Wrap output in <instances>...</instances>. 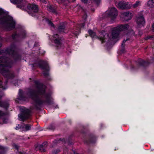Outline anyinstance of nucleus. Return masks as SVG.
<instances>
[{"label": "nucleus", "instance_id": "f704fd0d", "mask_svg": "<svg viewBox=\"0 0 154 154\" xmlns=\"http://www.w3.org/2000/svg\"><path fill=\"white\" fill-rule=\"evenodd\" d=\"M75 0H69V2H73L75 1Z\"/></svg>", "mask_w": 154, "mask_h": 154}, {"label": "nucleus", "instance_id": "423d86ee", "mask_svg": "<svg viewBox=\"0 0 154 154\" xmlns=\"http://www.w3.org/2000/svg\"><path fill=\"white\" fill-rule=\"evenodd\" d=\"M38 66L43 70V74L45 76H47L48 75V72L49 70V67L47 63L43 61H41L38 64Z\"/></svg>", "mask_w": 154, "mask_h": 154}, {"label": "nucleus", "instance_id": "39448f33", "mask_svg": "<svg viewBox=\"0 0 154 154\" xmlns=\"http://www.w3.org/2000/svg\"><path fill=\"white\" fill-rule=\"evenodd\" d=\"M28 12L32 16H35L38 11V7L35 4H29L27 6Z\"/></svg>", "mask_w": 154, "mask_h": 154}, {"label": "nucleus", "instance_id": "6ab92c4d", "mask_svg": "<svg viewBox=\"0 0 154 154\" xmlns=\"http://www.w3.org/2000/svg\"><path fill=\"white\" fill-rule=\"evenodd\" d=\"M132 5L131 6H133L134 8H135L141 5V2L139 1H137L133 5Z\"/></svg>", "mask_w": 154, "mask_h": 154}, {"label": "nucleus", "instance_id": "aec40b11", "mask_svg": "<svg viewBox=\"0 0 154 154\" xmlns=\"http://www.w3.org/2000/svg\"><path fill=\"white\" fill-rule=\"evenodd\" d=\"M7 87L6 83L3 84L2 81H0V88H2L3 89H5Z\"/></svg>", "mask_w": 154, "mask_h": 154}, {"label": "nucleus", "instance_id": "a19ab883", "mask_svg": "<svg viewBox=\"0 0 154 154\" xmlns=\"http://www.w3.org/2000/svg\"><path fill=\"white\" fill-rule=\"evenodd\" d=\"M26 154V153H23V154Z\"/></svg>", "mask_w": 154, "mask_h": 154}, {"label": "nucleus", "instance_id": "c85d7f7f", "mask_svg": "<svg viewBox=\"0 0 154 154\" xmlns=\"http://www.w3.org/2000/svg\"><path fill=\"white\" fill-rule=\"evenodd\" d=\"M88 0H81V1L85 3H87L88 2Z\"/></svg>", "mask_w": 154, "mask_h": 154}, {"label": "nucleus", "instance_id": "c9c22d12", "mask_svg": "<svg viewBox=\"0 0 154 154\" xmlns=\"http://www.w3.org/2000/svg\"><path fill=\"white\" fill-rule=\"evenodd\" d=\"M84 26V23H83V24H82V25L81 26V27H83Z\"/></svg>", "mask_w": 154, "mask_h": 154}, {"label": "nucleus", "instance_id": "dca6fc26", "mask_svg": "<svg viewBox=\"0 0 154 154\" xmlns=\"http://www.w3.org/2000/svg\"><path fill=\"white\" fill-rule=\"evenodd\" d=\"M19 99L24 101H26L28 100V98L23 96V91L22 90H20L19 92Z\"/></svg>", "mask_w": 154, "mask_h": 154}, {"label": "nucleus", "instance_id": "9d476101", "mask_svg": "<svg viewBox=\"0 0 154 154\" xmlns=\"http://www.w3.org/2000/svg\"><path fill=\"white\" fill-rule=\"evenodd\" d=\"M30 110L26 109L23 113L19 115V119L21 121H24L29 118L30 116Z\"/></svg>", "mask_w": 154, "mask_h": 154}, {"label": "nucleus", "instance_id": "e433bc0d", "mask_svg": "<svg viewBox=\"0 0 154 154\" xmlns=\"http://www.w3.org/2000/svg\"><path fill=\"white\" fill-rule=\"evenodd\" d=\"M94 1L95 2H98L99 0H94Z\"/></svg>", "mask_w": 154, "mask_h": 154}, {"label": "nucleus", "instance_id": "2f4dec72", "mask_svg": "<svg viewBox=\"0 0 154 154\" xmlns=\"http://www.w3.org/2000/svg\"><path fill=\"white\" fill-rule=\"evenodd\" d=\"M40 2H41L43 3L45 2V0H39Z\"/></svg>", "mask_w": 154, "mask_h": 154}, {"label": "nucleus", "instance_id": "f8f14e48", "mask_svg": "<svg viewBox=\"0 0 154 154\" xmlns=\"http://www.w3.org/2000/svg\"><path fill=\"white\" fill-rule=\"evenodd\" d=\"M31 128V125H18V126L15 128L16 130L20 129V131H27L30 130Z\"/></svg>", "mask_w": 154, "mask_h": 154}, {"label": "nucleus", "instance_id": "ddd939ff", "mask_svg": "<svg viewBox=\"0 0 154 154\" xmlns=\"http://www.w3.org/2000/svg\"><path fill=\"white\" fill-rule=\"evenodd\" d=\"M132 17V14L129 11L122 13L121 17L124 19L125 20L128 21L130 20Z\"/></svg>", "mask_w": 154, "mask_h": 154}, {"label": "nucleus", "instance_id": "7c9ffc66", "mask_svg": "<svg viewBox=\"0 0 154 154\" xmlns=\"http://www.w3.org/2000/svg\"><path fill=\"white\" fill-rule=\"evenodd\" d=\"M59 150H57L56 151H54V152H53L54 154H56L57 153L59 152Z\"/></svg>", "mask_w": 154, "mask_h": 154}, {"label": "nucleus", "instance_id": "1a4fd4ad", "mask_svg": "<svg viewBox=\"0 0 154 154\" xmlns=\"http://www.w3.org/2000/svg\"><path fill=\"white\" fill-rule=\"evenodd\" d=\"M107 12L112 20H113L115 19L118 14L117 10L115 8H111Z\"/></svg>", "mask_w": 154, "mask_h": 154}, {"label": "nucleus", "instance_id": "a878e982", "mask_svg": "<svg viewBox=\"0 0 154 154\" xmlns=\"http://www.w3.org/2000/svg\"><path fill=\"white\" fill-rule=\"evenodd\" d=\"M0 149L3 150H5L7 149L6 148L1 146H0Z\"/></svg>", "mask_w": 154, "mask_h": 154}, {"label": "nucleus", "instance_id": "a211bd4d", "mask_svg": "<svg viewBox=\"0 0 154 154\" xmlns=\"http://www.w3.org/2000/svg\"><path fill=\"white\" fill-rule=\"evenodd\" d=\"M149 7L152 8L154 6V0H149L147 3Z\"/></svg>", "mask_w": 154, "mask_h": 154}, {"label": "nucleus", "instance_id": "473e14b6", "mask_svg": "<svg viewBox=\"0 0 154 154\" xmlns=\"http://www.w3.org/2000/svg\"><path fill=\"white\" fill-rule=\"evenodd\" d=\"M3 113L2 112L0 111V116H2L3 115Z\"/></svg>", "mask_w": 154, "mask_h": 154}, {"label": "nucleus", "instance_id": "7ed1b4c3", "mask_svg": "<svg viewBox=\"0 0 154 154\" xmlns=\"http://www.w3.org/2000/svg\"><path fill=\"white\" fill-rule=\"evenodd\" d=\"M0 24L5 29L10 31L15 28L16 22L12 17L0 8Z\"/></svg>", "mask_w": 154, "mask_h": 154}, {"label": "nucleus", "instance_id": "f257e3e1", "mask_svg": "<svg viewBox=\"0 0 154 154\" xmlns=\"http://www.w3.org/2000/svg\"><path fill=\"white\" fill-rule=\"evenodd\" d=\"M6 51V57H0V73L8 78H11L14 77V75L13 72L9 71L8 69L11 67L14 62L7 57L11 56L15 61L20 59V57L16 54L13 48H9Z\"/></svg>", "mask_w": 154, "mask_h": 154}, {"label": "nucleus", "instance_id": "c756f323", "mask_svg": "<svg viewBox=\"0 0 154 154\" xmlns=\"http://www.w3.org/2000/svg\"><path fill=\"white\" fill-rule=\"evenodd\" d=\"M152 37H152V36H148L146 37L145 39H148L150 38H152Z\"/></svg>", "mask_w": 154, "mask_h": 154}, {"label": "nucleus", "instance_id": "4468645a", "mask_svg": "<svg viewBox=\"0 0 154 154\" xmlns=\"http://www.w3.org/2000/svg\"><path fill=\"white\" fill-rule=\"evenodd\" d=\"M136 22L138 25L140 26H143L145 23L144 18L142 15L137 17Z\"/></svg>", "mask_w": 154, "mask_h": 154}, {"label": "nucleus", "instance_id": "20e7f679", "mask_svg": "<svg viewBox=\"0 0 154 154\" xmlns=\"http://www.w3.org/2000/svg\"><path fill=\"white\" fill-rule=\"evenodd\" d=\"M45 88V86H43L42 88L40 89L38 92L33 91L28 94V96L29 95L30 97L34 100L37 105H40L43 103V101L41 99L39 96V95H44L46 99V101L48 102L52 99L50 94H46L44 95L45 90L44 88Z\"/></svg>", "mask_w": 154, "mask_h": 154}, {"label": "nucleus", "instance_id": "5701e85b", "mask_svg": "<svg viewBox=\"0 0 154 154\" xmlns=\"http://www.w3.org/2000/svg\"><path fill=\"white\" fill-rule=\"evenodd\" d=\"M65 27L64 26H60L58 29L59 30L60 32H64Z\"/></svg>", "mask_w": 154, "mask_h": 154}, {"label": "nucleus", "instance_id": "72a5a7b5", "mask_svg": "<svg viewBox=\"0 0 154 154\" xmlns=\"http://www.w3.org/2000/svg\"><path fill=\"white\" fill-rule=\"evenodd\" d=\"M152 30L154 31V24H153L152 25Z\"/></svg>", "mask_w": 154, "mask_h": 154}, {"label": "nucleus", "instance_id": "ea45409f", "mask_svg": "<svg viewBox=\"0 0 154 154\" xmlns=\"http://www.w3.org/2000/svg\"><path fill=\"white\" fill-rule=\"evenodd\" d=\"M4 123H6V122H5V121H4Z\"/></svg>", "mask_w": 154, "mask_h": 154}, {"label": "nucleus", "instance_id": "cd10ccee", "mask_svg": "<svg viewBox=\"0 0 154 154\" xmlns=\"http://www.w3.org/2000/svg\"><path fill=\"white\" fill-rule=\"evenodd\" d=\"M128 40V39H127L126 40H124L123 41V42H122V47H124V44L125 43V42L127 40Z\"/></svg>", "mask_w": 154, "mask_h": 154}, {"label": "nucleus", "instance_id": "f3484780", "mask_svg": "<svg viewBox=\"0 0 154 154\" xmlns=\"http://www.w3.org/2000/svg\"><path fill=\"white\" fill-rule=\"evenodd\" d=\"M47 145V143L45 142L43 143L42 145H40L38 146L39 150L42 152H44L45 151V148Z\"/></svg>", "mask_w": 154, "mask_h": 154}, {"label": "nucleus", "instance_id": "f03ea898", "mask_svg": "<svg viewBox=\"0 0 154 154\" xmlns=\"http://www.w3.org/2000/svg\"><path fill=\"white\" fill-rule=\"evenodd\" d=\"M129 27V25L127 24L118 26L113 28L112 33L107 35L106 36H105L104 32H100L99 37L97 36L95 33L91 30H88V32L92 38H98L101 41L102 43H106L107 45L111 41L117 38L119 31H125L128 29Z\"/></svg>", "mask_w": 154, "mask_h": 154}, {"label": "nucleus", "instance_id": "bb28decb", "mask_svg": "<svg viewBox=\"0 0 154 154\" xmlns=\"http://www.w3.org/2000/svg\"><path fill=\"white\" fill-rule=\"evenodd\" d=\"M57 2L59 3H61L63 2H64L65 0H57Z\"/></svg>", "mask_w": 154, "mask_h": 154}, {"label": "nucleus", "instance_id": "4be33fe9", "mask_svg": "<svg viewBox=\"0 0 154 154\" xmlns=\"http://www.w3.org/2000/svg\"><path fill=\"white\" fill-rule=\"evenodd\" d=\"M46 22L48 25L51 27H54V25L53 23L48 20H46Z\"/></svg>", "mask_w": 154, "mask_h": 154}, {"label": "nucleus", "instance_id": "4c0bfd02", "mask_svg": "<svg viewBox=\"0 0 154 154\" xmlns=\"http://www.w3.org/2000/svg\"><path fill=\"white\" fill-rule=\"evenodd\" d=\"M84 16H85V18H86V17L87 16H86V15H85H85H84Z\"/></svg>", "mask_w": 154, "mask_h": 154}, {"label": "nucleus", "instance_id": "79ce46f5", "mask_svg": "<svg viewBox=\"0 0 154 154\" xmlns=\"http://www.w3.org/2000/svg\"><path fill=\"white\" fill-rule=\"evenodd\" d=\"M1 46V45L0 44V47Z\"/></svg>", "mask_w": 154, "mask_h": 154}, {"label": "nucleus", "instance_id": "58836bf2", "mask_svg": "<svg viewBox=\"0 0 154 154\" xmlns=\"http://www.w3.org/2000/svg\"><path fill=\"white\" fill-rule=\"evenodd\" d=\"M74 154H78V153H76V152H74Z\"/></svg>", "mask_w": 154, "mask_h": 154}, {"label": "nucleus", "instance_id": "9b49d317", "mask_svg": "<svg viewBox=\"0 0 154 154\" xmlns=\"http://www.w3.org/2000/svg\"><path fill=\"white\" fill-rule=\"evenodd\" d=\"M118 7L122 9H126L130 8L132 5L128 2L122 1L119 2L117 5Z\"/></svg>", "mask_w": 154, "mask_h": 154}, {"label": "nucleus", "instance_id": "393cba45", "mask_svg": "<svg viewBox=\"0 0 154 154\" xmlns=\"http://www.w3.org/2000/svg\"><path fill=\"white\" fill-rule=\"evenodd\" d=\"M13 146L17 150L18 149V148H19V146H18L17 145V144H14L13 145Z\"/></svg>", "mask_w": 154, "mask_h": 154}, {"label": "nucleus", "instance_id": "2eb2a0df", "mask_svg": "<svg viewBox=\"0 0 154 154\" xmlns=\"http://www.w3.org/2000/svg\"><path fill=\"white\" fill-rule=\"evenodd\" d=\"M26 36L25 31L24 29H22L20 31L19 34L17 35L16 33L12 35L13 38H16V37H19L21 38H24Z\"/></svg>", "mask_w": 154, "mask_h": 154}, {"label": "nucleus", "instance_id": "412c9836", "mask_svg": "<svg viewBox=\"0 0 154 154\" xmlns=\"http://www.w3.org/2000/svg\"><path fill=\"white\" fill-rule=\"evenodd\" d=\"M48 10L50 11L53 12H55V10L51 6H49L47 7Z\"/></svg>", "mask_w": 154, "mask_h": 154}, {"label": "nucleus", "instance_id": "6e6552de", "mask_svg": "<svg viewBox=\"0 0 154 154\" xmlns=\"http://www.w3.org/2000/svg\"><path fill=\"white\" fill-rule=\"evenodd\" d=\"M52 40L54 43V45L57 48H60L62 46L61 39L57 34H54L53 36Z\"/></svg>", "mask_w": 154, "mask_h": 154}, {"label": "nucleus", "instance_id": "0eeeda50", "mask_svg": "<svg viewBox=\"0 0 154 154\" xmlns=\"http://www.w3.org/2000/svg\"><path fill=\"white\" fill-rule=\"evenodd\" d=\"M10 1L14 4H17V7L21 9H24L26 5L25 0H10Z\"/></svg>", "mask_w": 154, "mask_h": 154}, {"label": "nucleus", "instance_id": "b1692460", "mask_svg": "<svg viewBox=\"0 0 154 154\" xmlns=\"http://www.w3.org/2000/svg\"><path fill=\"white\" fill-rule=\"evenodd\" d=\"M80 31V29H79L77 31H75V32H74V33L76 35H77L79 33Z\"/></svg>", "mask_w": 154, "mask_h": 154}]
</instances>
